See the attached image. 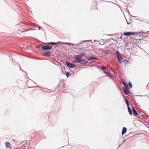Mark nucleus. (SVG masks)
<instances>
[{
	"label": "nucleus",
	"mask_w": 149,
	"mask_h": 149,
	"mask_svg": "<svg viewBox=\"0 0 149 149\" xmlns=\"http://www.w3.org/2000/svg\"><path fill=\"white\" fill-rule=\"evenodd\" d=\"M42 55L45 56H49L51 55V51H45L42 53Z\"/></svg>",
	"instance_id": "6"
},
{
	"label": "nucleus",
	"mask_w": 149,
	"mask_h": 149,
	"mask_svg": "<svg viewBox=\"0 0 149 149\" xmlns=\"http://www.w3.org/2000/svg\"><path fill=\"white\" fill-rule=\"evenodd\" d=\"M121 146V144H120L119 145V146H118V148L120 147Z\"/></svg>",
	"instance_id": "27"
},
{
	"label": "nucleus",
	"mask_w": 149,
	"mask_h": 149,
	"mask_svg": "<svg viewBox=\"0 0 149 149\" xmlns=\"http://www.w3.org/2000/svg\"><path fill=\"white\" fill-rule=\"evenodd\" d=\"M127 22L128 24H130V22Z\"/></svg>",
	"instance_id": "30"
},
{
	"label": "nucleus",
	"mask_w": 149,
	"mask_h": 149,
	"mask_svg": "<svg viewBox=\"0 0 149 149\" xmlns=\"http://www.w3.org/2000/svg\"><path fill=\"white\" fill-rule=\"evenodd\" d=\"M37 86H35L34 87H36ZM33 87H34L33 86Z\"/></svg>",
	"instance_id": "40"
},
{
	"label": "nucleus",
	"mask_w": 149,
	"mask_h": 149,
	"mask_svg": "<svg viewBox=\"0 0 149 149\" xmlns=\"http://www.w3.org/2000/svg\"><path fill=\"white\" fill-rule=\"evenodd\" d=\"M134 39H136V40H137V39L135 38H134Z\"/></svg>",
	"instance_id": "37"
},
{
	"label": "nucleus",
	"mask_w": 149,
	"mask_h": 149,
	"mask_svg": "<svg viewBox=\"0 0 149 149\" xmlns=\"http://www.w3.org/2000/svg\"><path fill=\"white\" fill-rule=\"evenodd\" d=\"M36 48L37 47V48H39V47H36Z\"/></svg>",
	"instance_id": "39"
},
{
	"label": "nucleus",
	"mask_w": 149,
	"mask_h": 149,
	"mask_svg": "<svg viewBox=\"0 0 149 149\" xmlns=\"http://www.w3.org/2000/svg\"><path fill=\"white\" fill-rule=\"evenodd\" d=\"M130 84H131L130 81H129L128 84V86H130Z\"/></svg>",
	"instance_id": "23"
},
{
	"label": "nucleus",
	"mask_w": 149,
	"mask_h": 149,
	"mask_svg": "<svg viewBox=\"0 0 149 149\" xmlns=\"http://www.w3.org/2000/svg\"><path fill=\"white\" fill-rule=\"evenodd\" d=\"M74 58L76 60V61H75V63H81V58H79L78 57H76L74 56Z\"/></svg>",
	"instance_id": "9"
},
{
	"label": "nucleus",
	"mask_w": 149,
	"mask_h": 149,
	"mask_svg": "<svg viewBox=\"0 0 149 149\" xmlns=\"http://www.w3.org/2000/svg\"><path fill=\"white\" fill-rule=\"evenodd\" d=\"M64 146H62V148H63Z\"/></svg>",
	"instance_id": "41"
},
{
	"label": "nucleus",
	"mask_w": 149,
	"mask_h": 149,
	"mask_svg": "<svg viewBox=\"0 0 149 149\" xmlns=\"http://www.w3.org/2000/svg\"><path fill=\"white\" fill-rule=\"evenodd\" d=\"M126 49H130V48H126Z\"/></svg>",
	"instance_id": "31"
},
{
	"label": "nucleus",
	"mask_w": 149,
	"mask_h": 149,
	"mask_svg": "<svg viewBox=\"0 0 149 149\" xmlns=\"http://www.w3.org/2000/svg\"><path fill=\"white\" fill-rule=\"evenodd\" d=\"M19 66H20V70H21V71H23V72H24V70H22V69H21V67H20V65H19Z\"/></svg>",
	"instance_id": "25"
},
{
	"label": "nucleus",
	"mask_w": 149,
	"mask_h": 149,
	"mask_svg": "<svg viewBox=\"0 0 149 149\" xmlns=\"http://www.w3.org/2000/svg\"><path fill=\"white\" fill-rule=\"evenodd\" d=\"M122 82L123 85L125 87V89H124L123 91L126 95H128L129 93V90L130 88L128 86V85L127 83L124 81L123 80H122Z\"/></svg>",
	"instance_id": "1"
},
{
	"label": "nucleus",
	"mask_w": 149,
	"mask_h": 149,
	"mask_svg": "<svg viewBox=\"0 0 149 149\" xmlns=\"http://www.w3.org/2000/svg\"><path fill=\"white\" fill-rule=\"evenodd\" d=\"M61 44L60 42H58L57 43L54 42H50V43H48L47 44V45H46L44 46L43 47H51V45H54L56 44Z\"/></svg>",
	"instance_id": "4"
},
{
	"label": "nucleus",
	"mask_w": 149,
	"mask_h": 149,
	"mask_svg": "<svg viewBox=\"0 0 149 149\" xmlns=\"http://www.w3.org/2000/svg\"><path fill=\"white\" fill-rule=\"evenodd\" d=\"M73 48H74V49H76L75 47H73Z\"/></svg>",
	"instance_id": "36"
},
{
	"label": "nucleus",
	"mask_w": 149,
	"mask_h": 149,
	"mask_svg": "<svg viewBox=\"0 0 149 149\" xmlns=\"http://www.w3.org/2000/svg\"><path fill=\"white\" fill-rule=\"evenodd\" d=\"M81 62L84 63V64H86L88 63V62L84 59H81Z\"/></svg>",
	"instance_id": "19"
},
{
	"label": "nucleus",
	"mask_w": 149,
	"mask_h": 149,
	"mask_svg": "<svg viewBox=\"0 0 149 149\" xmlns=\"http://www.w3.org/2000/svg\"><path fill=\"white\" fill-rule=\"evenodd\" d=\"M65 74L67 78L71 76L70 72H66Z\"/></svg>",
	"instance_id": "16"
},
{
	"label": "nucleus",
	"mask_w": 149,
	"mask_h": 149,
	"mask_svg": "<svg viewBox=\"0 0 149 149\" xmlns=\"http://www.w3.org/2000/svg\"><path fill=\"white\" fill-rule=\"evenodd\" d=\"M91 40H88V41H91Z\"/></svg>",
	"instance_id": "34"
},
{
	"label": "nucleus",
	"mask_w": 149,
	"mask_h": 149,
	"mask_svg": "<svg viewBox=\"0 0 149 149\" xmlns=\"http://www.w3.org/2000/svg\"><path fill=\"white\" fill-rule=\"evenodd\" d=\"M104 53L105 54H107L109 53V52L108 50H106L104 52Z\"/></svg>",
	"instance_id": "21"
},
{
	"label": "nucleus",
	"mask_w": 149,
	"mask_h": 149,
	"mask_svg": "<svg viewBox=\"0 0 149 149\" xmlns=\"http://www.w3.org/2000/svg\"><path fill=\"white\" fill-rule=\"evenodd\" d=\"M107 76L111 77H113V74L110 72H108V73L107 74Z\"/></svg>",
	"instance_id": "17"
},
{
	"label": "nucleus",
	"mask_w": 149,
	"mask_h": 149,
	"mask_svg": "<svg viewBox=\"0 0 149 149\" xmlns=\"http://www.w3.org/2000/svg\"><path fill=\"white\" fill-rule=\"evenodd\" d=\"M131 106H132V105L131 104Z\"/></svg>",
	"instance_id": "38"
},
{
	"label": "nucleus",
	"mask_w": 149,
	"mask_h": 149,
	"mask_svg": "<svg viewBox=\"0 0 149 149\" xmlns=\"http://www.w3.org/2000/svg\"><path fill=\"white\" fill-rule=\"evenodd\" d=\"M125 100L126 104L127 106L128 110L129 113V114L130 115V107L129 101L127 98H125Z\"/></svg>",
	"instance_id": "5"
},
{
	"label": "nucleus",
	"mask_w": 149,
	"mask_h": 149,
	"mask_svg": "<svg viewBox=\"0 0 149 149\" xmlns=\"http://www.w3.org/2000/svg\"><path fill=\"white\" fill-rule=\"evenodd\" d=\"M66 45L68 46H71V45H74L73 44H69L68 43H66Z\"/></svg>",
	"instance_id": "22"
},
{
	"label": "nucleus",
	"mask_w": 149,
	"mask_h": 149,
	"mask_svg": "<svg viewBox=\"0 0 149 149\" xmlns=\"http://www.w3.org/2000/svg\"><path fill=\"white\" fill-rule=\"evenodd\" d=\"M133 114L134 116L138 117L139 116V115L136 111V110L134 109V108L132 107Z\"/></svg>",
	"instance_id": "7"
},
{
	"label": "nucleus",
	"mask_w": 149,
	"mask_h": 149,
	"mask_svg": "<svg viewBox=\"0 0 149 149\" xmlns=\"http://www.w3.org/2000/svg\"><path fill=\"white\" fill-rule=\"evenodd\" d=\"M5 145L6 148H11L10 143L8 142H6L5 143Z\"/></svg>",
	"instance_id": "12"
},
{
	"label": "nucleus",
	"mask_w": 149,
	"mask_h": 149,
	"mask_svg": "<svg viewBox=\"0 0 149 149\" xmlns=\"http://www.w3.org/2000/svg\"><path fill=\"white\" fill-rule=\"evenodd\" d=\"M140 49H141L140 47H139Z\"/></svg>",
	"instance_id": "35"
},
{
	"label": "nucleus",
	"mask_w": 149,
	"mask_h": 149,
	"mask_svg": "<svg viewBox=\"0 0 149 149\" xmlns=\"http://www.w3.org/2000/svg\"><path fill=\"white\" fill-rule=\"evenodd\" d=\"M127 139H128V138H127V139H126V140H124V141H123V142L122 143H124V142H125V141H126V140Z\"/></svg>",
	"instance_id": "26"
},
{
	"label": "nucleus",
	"mask_w": 149,
	"mask_h": 149,
	"mask_svg": "<svg viewBox=\"0 0 149 149\" xmlns=\"http://www.w3.org/2000/svg\"><path fill=\"white\" fill-rule=\"evenodd\" d=\"M132 109H131V115H132Z\"/></svg>",
	"instance_id": "28"
},
{
	"label": "nucleus",
	"mask_w": 149,
	"mask_h": 149,
	"mask_svg": "<svg viewBox=\"0 0 149 149\" xmlns=\"http://www.w3.org/2000/svg\"><path fill=\"white\" fill-rule=\"evenodd\" d=\"M106 68L104 66H101V69L102 70L104 71V70H105Z\"/></svg>",
	"instance_id": "20"
},
{
	"label": "nucleus",
	"mask_w": 149,
	"mask_h": 149,
	"mask_svg": "<svg viewBox=\"0 0 149 149\" xmlns=\"http://www.w3.org/2000/svg\"><path fill=\"white\" fill-rule=\"evenodd\" d=\"M113 42L109 43V45L110 46H114L116 45V44L117 43V42L116 41L113 40Z\"/></svg>",
	"instance_id": "11"
},
{
	"label": "nucleus",
	"mask_w": 149,
	"mask_h": 149,
	"mask_svg": "<svg viewBox=\"0 0 149 149\" xmlns=\"http://www.w3.org/2000/svg\"><path fill=\"white\" fill-rule=\"evenodd\" d=\"M40 26H39V29H39V30H40Z\"/></svg>",
	"instance_id": "32"
},
{
	"label": "nucleus",
	"mask_w": 149,
	"mask_h": 149,
	"mask_svg": "<svg viewBox=\"0 0 149 149\" xmlns=\"http://www.w3.org/2000/svg\"><path fill=\"white\" fill-rule=\"evenodd\" d=\"M132 84L131 83V88H132Z\"/></svg>",
	"instance_id": "29"
},
{
	"label": "nucleus",
	"mask_w": 149,
	"mask_h": 149,
	"mask_svg": "<svg viewBox=\"0 0 149 149\" xmlns=\"http://www.w3.org/2000/svg\"><path fill=\"white\" fill-rule=\"evenodd\" d=\"M97 60V58L95 57H94L92 56H90V58L87 59V60L88 61H90V60Z\"/></svg>",
	"instance_id": "13"
},
{
	"label": "nucleus",
	"mask_w": 149,
	"mask_h": 149,
	"mask_svg": "<svg viewBox=\"0 0 149 149\" xmlns=\"http://www.w3.org/2000/svg\"><path fill=\"white\" fill-rule=\"evenodd\" d=\"M86 54L85 53H84L83 52H81L79 53V55H76L75 56L76 57H78L79 58H81L83 56L85 55Z\"/></svg>",
	"instance_id": "8"
},
{
	"label": "nucleus",
	"mask_w": 149,
	"mask_h": 149,
	"mask_svg": "<svg viewBox=\"0 0 149 149\" xmlns=\"http://www.w3.org/2000/svg\"><path fill=\"white\" fill-rule=\"evenodd\" d=\"M118 61L120 63H122L121 60L123 59L122 56L119 54V51L117 50L116 52Z\"/></svg>",
	"instance_id": "2"
},
{
	"label": "nucleus",
	"mask_w": 149,
	"mask_h": 149,
	"mask_svg": "<svg viewBox=\"0 0 149 149\" xmlns=\"http://www.w3.org/2000/svg\"><path fill=\"white\" fill-rule=\"evenodd\" d=\"M79 49H82V48H80Z\"/></svg>",
	"instance_id": "33"
},
{
	"label": "nucleus",
	"mask_w": 149,
	"mask_h": 149,
	"mask_svg": "<svg viewBox=\"0 0 149 149\" xmlns=\"http://www.w3.org/2000/svg\"><path fill=\"white\" fill-rule=\"evenodd\" d=\"M66 65L68 68H74L76 67L75 65L73 63H70L68 61L66 62Z\"/></svg>",
	"instance_id": "3"
},
{
	"label": "nucleus",
	"mask_w": 149,
	"mask_h": 149,
	"mask_svg": "<svg viewBox=\"0 0 149 149\" xmlns=\"http://www.w3.org/2000/svg\"><path fill=\"white\" fill-rule=\"evenodd\" d=\"M140 33L139 32H131V35H138L139 33Z\"/></svg>",
	"instance_id": "18"
},
{
	"label": "nucleus",
	"mask_w": 149,
	"mask_h": 149,
	"mask_svg": "<svg viewBox=\"0 0 149 149\" xmlns=\"http://www.w3.org/2000/svg\"><path fill=\"white\" fill-rule=\"evenodd\" d=\"M52 48V47H41L42 49L44 50H50Z\"/></svg>",
	"instance_id": "14"
},
{
	"label": "nucleus",
	"mask_w": 149,
	"mask_h": 149,
	"mask_svg": "<svg viewBox=\"0 0 149 149\" xmlns=\"http://www.w3.org/2000/svg\"><path fill=\"white\" fill-rule=\"evenodd\" d=\"M123 35L125 36H129L130 35V32H125L124 33ZM123 35H122L121 37H122Z\"/></svg>",
	"instance_id": "15"
},
{
	"label": "nucleus",
	"mask_w": 149,
	"mask_h": 149,
	"mask_svg": "<svg viewBox=\"0 0 149 149\" xmlns=\"http://www.w3.org/2000/svg\"><path fill=\"white\" fill-rule=\"evenodd\" d=\"M127 131V128L125 127H124L123 128V130L122 132V135H123L124 134H125L126 133Z\"/></svg>",
	"instance_id": "10"
},
{
	"label": "nucleus",
	"mask_w": 149,
	"mask_h": 149,
	"mask_svg": "<svg viewBox=\"0 0 149 149\" xmlns=\"http://www.w3.org/2000/svg\"><path fill=\"white\" fill-rule=\"evenodd\" d=\"M108 72H107V71H104V73H105L106 74H107L108 73Z\"/></svg>",
	"instance_id": "24"
}]
</instances>
